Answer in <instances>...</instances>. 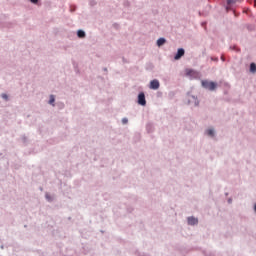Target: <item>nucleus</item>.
<instances>
[{"label":"nucleus","instance_id":"obj_1","mask_svg":"<svg viewBox=\"0 0 256 256\" xmlns=\"http://www.w3.org/2000/svg\"><path fill=\"white\" fill-rule=\"evenodd\" d=\"M202 87H204V89H208L209 91H215V89H217V83L203 80Z\"/></svg>","mask_w":256,"mask_h":256},{"label":"nucleus","instance_id":"obj_2","mask_svg":"<svg viewBox=\"0 0 256 256\" xmlns=\"http://www.w3.org/2000/svg\"><path fill=\"white\" fill-rule=\"evenodd\" d=\"M138 103L139 105H142L144 107V105H147V100H145V94L144 93H140L138 95Z\"/></svg>","mask_w":256,"mask_h":256},{"label":"nucleus","instance_id":"obj_3","mask_svg":"<svg viewBox=\"0 0 256 256\" xmlns=\"http://www.w3.org/2000/svg\"><path fill=\"white\" fill-rule=\"evenodd\" d=\"M183 55H185V50L183 48H179L178 51H177V54L174 57V59L176 61H179V59L182 58Z\"/></svg>","mask_w":256,"mask_h":256},{"label":"nucleus","instance_id":"obj_4","mask_svg":"<svg viewBox=\"0 0 256 256\" xmlns=\"http://www.w3.org/2000/svg\"><path fill=\"white\" fill-rule=\"evenodd\" d=\"M159 80H152L150 82V89H154V90H157L159 89Z\"/></svg>","mask_w":256,"mask_h":256},{"label":"nucleus","instance_id":"obj_5","mask_svg":"<svg viewBox=\"0 0 256 256\" xmlns=\"http://www.w3.org/2000/svg\"><path fill=\"white\" fill-rule=\"evenodd\" d=\"M199 223V220L195 217H189L188 218V225H197Z\"/></svg>","mask_w":256,"mask_h":256},{"label":"nucleus","instance_id":"obj_6","mask_svg":"<svg viewBox=\"0 0 256 256\" xmlns=\"http://www.w3.org/2000/svg\"><path fill=\"white\" fill-rule=\"evenodd\" d=\"M77 36L79 37V39H85V31L78 30L77 31Z\"/></svg>","mask_w":256,"mask_h":256},{"label":"nucleus","instance_id":"obj_7","mask_svg":"<svg viewBox=\"0 0 256 256\" xmlns=\"http://www.w3.org/2000/svg\"><path fill=\"white\" fill-rule=\"evenodd\" d=\"M165 38H159L158 40H157V45H158V47H161L162 45H165Z\"/></svg>","mask_w":256,"mask_h":256},{"label":"nucleus","instance_id":"obj_8","mask_svg":"<svg viewBox=\"0 0 256 256\" xmlns=\"http://www.w3.org/2000/svg\"><path fill=\"white\" fill-rule=\"evenodd\" d=\"M186 75L188 77H191L192 75H195V71L191 69H186Z\"/></svg>","mask_w":256,"mask_h":256},{"label":"nucleus","instance_id":"obj_9","mask_svg":"<svg viewBox=\"0 0 256 256\" xmlns=\"http://www.w3.org/2000/svg\"><path fill=\"white\" fill-rule=\"evenodd\" d=\"M250 71H251V73H256V64L255 63L250 64Z\"/></svg>","mask_w":256,"mask_h":256},{"label":"nucleus","instance_id":"obj_10","mask_svg":"<svg viewBox=\"0 0 256 256\" xmlns=\"http://www.w3.org/2000/svg\"><path fill=\"white\" fill-rule=\"evenodd\" d=\"M207 135H209V137H213V135H215V131L213 129H208Z\"/></svg>","mask_w":256,"mask_h":256},{"label":"nucleus","instance_id":"obj_11","mask_svg":"<svg viewBox=\"0 0 256 256\" xmlns=\"http://www.w3.org/2000/svg\"><path fill=\"white\" fill-rule=\"evenodd\" d=\"M49 103H50V105L55 106V104H54L55 103V96H53V95L50 96Z\"/></svg>","mask_w":256,"mask_h":256},{"label":"nucleus","instance_id":"obj_12","mask_svg":"<svg viewBox=\"0 0 256 256\" xmlns=\"http://www.w3.org/2000/svg\"><path fill=\"white\" fill-rule=\"evenodd\" d=\"M122 123L123 125H127V123H129V120L127 118H123Z\"/></svg>","mask_w":256,"mask_h":256},{"label":"nucleus","instance_id":"obj_13","mask_svg":"<svg viewBox=\"0 0 256 256\" xmlns=\"http://www.w3.org/2000/svg\"><path fill=\"white\" fill-rule=\"evenodd\" d=\"M228 5H231L232 3H235L234 0H227Z\"/></svg>","mask_w":256,"mask_h":256},{"label":"nucleus","instance_id":"obj_14","mask_svg":"<svg viewBox=\"0 0 256 256\" xmlns=\"http://www.w3.org/2000/svg\"><path fill=\"white\" fill-rule=\"evenodd\" d=\"M3 99H7V94H2Z\"/></svg>","mask_w":256,"mask_h":256},{"label":"nucleus","instance_id":"obj_15","mask_svg":"<svg viewBox=\"0 0 256 256\" xmlns=\"http://www.w3.org/2000/svg\"><path fill=\"white\" fill-rule=\"evenodd\" d=\"M31 3H37L39 0H30Z\"/></svg>","mask_w":256,"mask_h":256},{"label":"nucleus","instance_id":"obj_16","mask_svg":"<svg viewBox=\"0 0 256 256\" xmlns=\"http://www.w3.org/2000/svg\"><path fill=\"white\" fill-rule=\"evenodd\" d=\"M222 61H225V56H221Z\"/></svg>","mask_w":256,"mask_h":256},{"label":"nucleus","instance_id":"obj_17","mask_svg":"<svg viewBox=\"0 0 256 256\" xmlns=\"http://www.w3.org/2000/svg\"><path fill=\"white\" fill-rule=\"evenodd\" d=\"M254 211L256 212V204L254 205Z\"/></svg>","mask_w":256,"mask_h":256},{"label":"nucleus","instance_id":"obj_18","mask_svg":"<svg viewBox=\"0 0 256 256\" xmlns=\"http://www.w3.org/2000/svg\"><path fill=\"white\" fill-rule=\"evenodd\" d=\"M255 3H256V0H255Z\"/></svg>","mask_w":256,"mask_h":256}]
</instances>
